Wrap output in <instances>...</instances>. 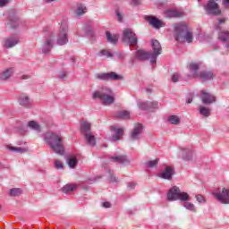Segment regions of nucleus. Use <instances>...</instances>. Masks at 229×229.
I'll list each match as a JSON object with an SVG mask.
<instances>
[{"mask_svg": "<svg viewBox=\"0 0 229 229\" xmlns=\"http://www.w3.org/2000/svg\"><path fill=\"white\" fill-rule=\"evenodd\" d=\"M45 142L49 145V148L57 155H64L65 148L64 147V138L56 132H47L45 134Z\"/></svg>", "mask_w": 229, "mask_h": 229, "instance_id": "f257e3e1", "label": "nucleus"}, {"mask_svg": "<svg viewBox=\"0 0 229 229\" xmlns=\"http://www.w3.org/2000/svg\"><path fill=\"white\" fill-rule=\"evenodd\" d=\"M174 38L177 42H188V44L192 43L194 38L192 36V31L189 30V27L185 23H177L174 26Z\"/></svg>", "mask_w": 229, "mask_h": 229, "instance_id": "f03ea898", "label": "nucleus"}, {"mask_svg": "<svg viewBox=\"0 0 229 229\" xmlns=\"http://www.w3.org/2000/svg\"><path fill=\"white\" fill-rule=\"evenodd\" d=\"M93 99H99L102 105L108 106L114 105L115 98H114V92L110 88H103L99 90H96L92 95Z\"/></svg>", "mask_w": 229, "mask_h": 229, "instance_id": "7ed1b4c3", "label": "nucleus"}, {"mask_svg": "<svg viewBox=\"0 0 229 229\" xmlns=\"http://www.w3.org/2000/svg\"><path fill=\"white\" fill-rule=\"evenodd\" d=\"M199 64L198 63H191L188 65V69L192 72L193 78H199L200 81H210L211 80H214V72L210 71H199Z\"/></svg>", "mask_w": 229, "mask_h": 229, "instance_id": "20e7f679", "label": "nucleus"}, {"mask_svg": "<svg viewBox=\"0 0 229 229\" xmlns=\"http://www.w3.org/2000/svg\"><path fill=\"white\" fill-rule=\"evenodd\" d=\"M178 199L185 203L186 201H190L191 197H189V194L187 192H182L178 186H174L168 191L167 200L176 201Z\"/></svg>", "mask_w": 229, "mask_h": 229, "instance_id": "39448f33", "label": "nucleus"}, {"mask_svg": "<svg viewBox=\"0 0 229 229\" xmlns=\"http://www.w3.org/2000/svg\"><path fill=\"white\" fill-rule=\"evenodd\" d=\"M92 124L89 122H81V131L82 135L84 136V139L89 144V146H91V148H94L96 146V136L92 134V131H90Z\"/></svg>", "mask_w": 229, "mask_h": 229, "instance_id": "423d86ee", "label": "nucleus"}, {"mask_svg": "<svg viewBox=\"0 0 229 229\" xmlns=\"http://www.w3.org/2000/svg\"><path fill=\"white\" fill-rule=\"evenodd\" d=\"M68 31H69V25H67L66 21H63L59 28V35L57 38L58 46H65V44L69 42V37L67 35Z\"/></svg>", "mask_w": 229, "mask_h": 229, "instance_id": "0eeeda50", "label": "nucleus"}, {"mask_svg": "<svg viewBox=\"0 0 229 229\" xmlns=\"http://www.w3.org/2000/svg\"><path fill=\"white\" fill-rule=\"evenodd\" d=\"M213 196L219 201L220 203H223L224 205H229V190L226 188H218L215 191H213Z\"/></svg>", "mask_w": 229, "mask_h": 229, "instance_id": "6e6552de", "label": "nucleus"}, {"mask_svg": "<svg viewBox=\"0 0 229 229\" xmlns=\"http://www.w3.org/2000/svg\"><path fill=\"white\" fill-rule=\"evenodd\" d=\"M204 10L207 15H221V9L219 8V4H217V2L208 0V2L204 4Z\"/></svg>", "mask_w": 229, "mask_h": 229, "instance_id": "1a4fd4ad", "label": "nucleus"}, {"mask_svg": "<svg viewBox=\"0 0 229 229\" xmlns=\"http://www.w3.org/2000/svg\"><path fill=\"white\" fill-rule=\"evenodd\" d=\"M151 46L153 49V53H150L151 64H157V58H158L159 55H162V46L157 39H152Z\"/></svg>", "mask_w": 229, "mask_h": 229, "instance_id": "9d476101", "label": "nucleus"}, {"mask_svg": "<svg viewBox=\"0 0 229 229\" xmlns=\"http://www.w3.org/2000/svg\"><path fill=\"white\" fill-rule=\"evenodd\" d=\"M123 41L129 44V46H137V36L133 33L131 29L123 30Z\"/></svg>", "mask_w": 229, "mask_h": 229, "instance_id": "9b49d317", "label": "nucleus"}, {"mask_svg": "<svg viewBox=\"0 0 229 229\" xmlns=\"http://www.w3.org/2000/svg\"><path fill=\"white\" fill-rule=\"evenodd\" d=\"M146 21H148L149 26L155 28L156 30H160V28H164V21H160L158 18L155 16H146Z\"/></svg>", "mask_w": 229, "mask_h": 229, "instance_id": "f8f14e48", "label": "nucleus"}, {"mask_svg": "<svg viewBox=\"0 0 229 229\" xmlns=\"http://www.w3.org/2000/svg\"><path fill=\"white\" fill-rule=\"evenodd\" d=\"M200 98L204 105H212V103H216V96L205 91H200Z\"/></svg>", "mask_w": 229, "mask_h": 229, "instance_id": "ddd939ff", "label": "nucleus"}, {"mask_svg": "<svg viewBox=\"0 0 229 229\" xmlns=\"http://www.w3.org/2000/svg\"><path fill=\"white\" fill-rule=\"evenodd\" d=\"M138 106L140 110H155L158 108V102L157 101H147V102H139Z\"/></svg>", "mask_w": 229, "mask_h": 229, "instance_id": "4468645a", "label": "nucleus"}, {"mask_svg": "<svg viewBox=\"0 0 229 229\" xmlns=\"http://www.w3.org/2000/svg\"><path fill=\"white\" fill-rule=\"evenodd\" d=\"M142 131H144V126L142 123L136 124L131 133V140H139V139H140V135H142Z\"/></svg>", "mask_w": 229, "mask_h": 229, "instance_id": "2eb2a0df", "label": "nucleus"}, {"mask_svg": "<svg viewBox=\"0 0 229 229\" xmlns=\"http://www.w3.org/2000/svg\"><path fill=\"white\" fill-rule=\"evenodd\" d=\"M53 44H55V38L53 36H50L46 39L45 43L43 44L42 53H44V55H49L51 49H53Z\"/></svg>", "mask_w": 229, "mask_h": 229, "instance_id": "dca6fc26", "label": "nucleus"}, {"mask_svg": "<svg viewBox=\"0 0 229 229\" xmlns=\"http://www.w3.org/2000/svg\"><path fill=\"white\" fill-rule=\"evenodd\" d=\"M19 44V38L17 36H10L4 39V47L10 49L12 47H15Z\"/></svg>", "mask_w": 229, "mask_h": 229, "instance_id": "f3484780", "label": "nucleus"}, {"mask_svg": "<svg viewBox=\"0 0 229 229\" xmlns=\"http://www.w3.org/2000/svg\"><path fill=\"white\" fill-rule=\"evenodd\" d=\"M174 174V169L171 166H166L165 171L159 174V178L163 180H173V175Z\"/></svg>", "mask_w": 229, "mask_h": 229, "instance_id": "a211bd4d", "label": "nucleus"}, {"mask_svg": "<svg viewBox=\"0 0 229 229\" xmlns=\"http://www.w3.org/2000/svg\"><path fill=\"white\" fill-rule=\"evenodd\" d=\"M136 58H137V60H140V61L150 59V64H151V52H148V51L142 50V49L137 50L136 51Z\"/></svg>", "mask_w": 229, "mask_h": 229, "instance_id": "6ab92c4d", "label": "nucleus"}, {"mask_svg": "<svg viewBox=\"0 0 229 229\" xmlns=\"http://www.w3.org/2000/svg\"><path fill=\"white\" fill-rule=\"evenodd\" d=\"M111 131L114 133L112 135V140L114 142H115L116 140H121V139H123V135H124V129L111 127Z\"/></svg>", "mask_w": 229, "mask_h": 229, "instance_id": "aec40b11", "label": "nucleus"}, {"mask_svg": "<svg viewBox=\"0 0 229 229\" xmlns=\"http://www.w3.org/2000/svg\"><path fill=\"white\" fill-rule=\"evenodd\" d=\"M114 162L116 164H122L123 165H126V164H130V159L126 156H114L111 157Z\"/></svg>", "mask_w": 229, "mask_h": 229, "instance_id": "412c9836", "label": "nucleus"}, {"mask_svg": "<svg viewBox=\"0 0 229 229\" xmlns=\"http://www.w3.org/2000/svg\"><path fill=\"white\" fill-rule=\"evenodd\" d=\"M110 80L113 81H121L124 80V77L123 75L117 74L115 72H107V81Z\"/></svg>", "mask_w": 229, "mask_h": 229, "instance_id": "4be33fe9", "label": "nucleus"}, {"mask_svg": "<svg viewBox=\"0 0 229 229\" xmlns=\"http://www.w3.org/2000/svg\"><path fill=\"white\" fill-rule=\"evenodd\" d=\"M19 104L21 106H30V105H31V101L30 100V97H28V95H21L19 98Z\"/></svg>", "mask_w": 229, "mask_h": 229, "instance_id": "5701e85b", "label": "nucleus"}, {"mask_svg": "<svg viewBox=\"0 0 229 229\" xmlns=\"http://www.w3.org/2000/svg\"><path fill=\"white\" fill-rule=\"evenodd\" d=\"M182 160H186L189 162V160H192V150L190 148H184L182 150Z\"/></svg>", "mask_w": 229, "mask_h": 229, "instance_id": "b1692460", "label": "nucleus"}, {"mask_svg": "<svg viewBox=\"0 0 229 229\" xmlns=\"http://www.w3.org/2000/svg\"><path fill=\"white\" fill-rule=\"evenodd\" d=\"M76 189H78V185L77 184H66L62 188L63 192H64V194H69V192H72L73 191H76Z\"/></svg>", "mask_w": 229, "mask_h": 229, "instance_id": "393cba45", "label": "nucleus"}, {"mask_svg": "<svg viewBox=\"0 0 229 229\" xmlns=\"http://www.w3.org/2000/svg\"><path fill=\"white\" fill-rule=\"evenodd\" d=\"M106 37L107 38V42H110L111 44H117V41L119 40V37L117 35H112L108 30L106 32Z\"/></svg>", "mask_w": 229, "mask_h": 229, "instance_id": "a878e982", "label": "nucleus"}, {"mask_svg": "<svg viewBox=\"0 0 229 229\" xmlns=\"http://www.w3.org/2000/svg\"><path fill=\"white\" fill-rule=\"evenodd\" d=\"M116 119H130V111H118L115 114Z\"/></svg>", "mask_w": 229, "mask_h": 229, "instance_id": "bb28decb", "label": "nucleus"}, {"mask_svg": "<svg viewBox=\"0 0 229 229\" xmlns=\"http://www.w3.org/2000/svg\"><path fill=\"white\" fill-rule=\"evenodd\" d=\"M165 17H182V13L176 10H168L165 12Z\"/></svg>", "mask_w": 229, "mask_h": 229, "instance_id": "cd10ccee", "label": "nucleus"}, {"mask_svg": "<svg viewBox=\"0 0 229 229\" xmlns=\"http://www.w3.org/2000/svg\"><path fill=\"white\" fill-rule=\"evenodd\" d=\"M13 72V68H9L0 74V80H9Z\"/></svg>", "mask_w": 229, "mask_h": 229, "instance_id": "c85d7f7f", "label": "nucleus"}, {"mask_svg": "<svg viewBox=\"0 0 229 229\" xmlns=\"http://www.w3.org/2000/svg\"><path fill=\"white\" fill-rule=\"evenodd\" d=\"M218 38L222 42H226L227 40H229V31L228 30H221L218 33Z\"/></svg>", "mask_w": 229, "mask_h": 229, "instance_id": "c756f323", "label": "nucleus"}, {"mask_svg": "<svg viewBox=\"0 0 229 229\" xmlns=\"http://www.w3.org/2000/svg\"><path fill=\"white\" fill-rule=\"evenodd\" d=\"M28 126H29V128H31V130H34L35 131H38V133H40V131H41L40 125L35 121H30L28 123Z\"/></svg>", "mask_w": 229, "mask_h": 229, "instance_id": "7c9ffc66", "label": "nucleus"}, {"mask_svg": "<svg viewBox=\"0 0 229 229\" xmlns=\"http://www.w3.org/2000/svg\"><path fill=\"white\" fill-rule=\"evenodd\" d=\"M84 13H87V6H85L83 4H77L76 14L77 15H83Z\"/></svg>", "mask_w": 229, "mask_h": 229, "instance_id": "2f4dec72", "label": "nucleus"}, {"mask_svg": "<svg viewBox=\"0 0 229 229\" xmlns=\"http://www.w3.org/2000/svg\"><path fill=\"white\" fill-rule=\"evenodd\" d=\"M7 149H9V151H14L15 153H26V151H28L27 148H23L21 147H12V146L7 147Z\"/></svg>", "mask_w": 229, "mask_h": 229, "instance_id": "473e14b6", "label": "nucleus"}, {"mask_svg": "<svg viewBox=\"0 0 229 229\" xmlns=\"http://www.w3.org/2000/svg\"><path fill=\"white\" fill-rule=\"evenodd\" d=\"M98 56H106V58H114V54L110 50L103 49L98 53Z\"/></svg>", "mask_w": 229, "mask_h": 229, "instance_id": "72a5a7b5", "label": "nucleus"}, {"mask_svg": "<svg viewBox=\"0 0 229 229\" xmlns=\"http://www.w3.org/2000/svg\"><path fill=\"white\" fill-rule=\"evenodd\" d=\"M199 114L204 115V117H208L210 115V109L203 106H199Z\"/></svg>", "mask_w": 229, "mask_h": 229, "instance_id": "f704fd0d", "label": "nucleus"}, {"mask_svg": "<svg viewBox=\"0 0 229 229\" xmlns=\"http://www.w3.org/2000/svg\"><path fill=\"white\" fill-rule=\"evenodd\" d=\"M22 194V190L20 188H13L10 190V196L17 197Z\"/></svg>", "mask_w": 229, "mask_h": 229, "instance_id": "c9c22d12", "label": "nucleus"}, {"mask_svg": "<svg viewBox=\"0 0 229 229\" xmlns=\"http://www.w3.org/2000/svg\"><path fill=\"white\" fill-rule=\"evenodd\" d=\"M168 122L170 124H180V117L177 115H171L168 117Z\"/></svg>", "mask_w": 229, "mask_h": 229, "instance_id": "e433bc0d", "label": "nucleus"}, {"mask_svg": "<svg viewBox=\"0 0 229 229\" xmlns=\"http://www.w3.org/2000/svg\"><path fill=\"white\" fill-rule=\"evenodd\" d=\"M68 165L72 169H74V167H76V165H78V159L76 157H70L68 159Z\"/></svg>", "mask_w": 229, "mask_h": 229, "instance_id": "4c0bfd02", "label": "nucleus"}, {"mask_svg": "<svg viewBox=\"0 0 229 229\" xmlns=\"http://www.w3.org/2000/svg\"><path fill=\"white\" fill-rule=\"evenodd\" d=\"M97 80H101L102 81H108V72L106 73H98L96 75Z\"/></svg>", "mask_w": 229, "mask_h": 229, "instance_id": "58836bf2", "label": "nucleus"}, {"mask_svg": "<svg viewBox=\"0 0 229 229\" xmlns=\"http://www.w3.org/2000/svg\"><path fill=\"white\" fill-rule=\"evenodd\" d=\"M184 208H187V210H191V212H196V208L194 207V204L191 202H184L183 205Z\"/></svg>", "mask_w": 229, "mask_h": 229, "instance_id": "ea45409f", "label": "nucleus"}, {"mask_svg": "<svg viewBox=\"0 0 229 229\" xmlns=\"http://www.w3.org/2000/svg\"><path fill=\"white\" fill-rule=\"evenodd\" d=\"M146 165H148V167H150V168L157 167V165H158V158L155 160L148 161Z\"/></svg>", "mask_w": 229, "mask_h": 229, "instance_id": "a19ab883", "label": "nucleus"}, {"mask_svg": "<svg viewBox=\"0 0 229 229\" xmlns=\"http://www.w3.org/2000/svg\"><path fill=\"white\" fill-rule=\"evenodd\" d=\"M9 24L11 26V28H17L18 24H19V19L17 17H15L13 20H10Z\"/></svg>", "mask_w": 229, "mask_h": 229, "instance_id": "79ce46f5", "label": "nucleus"}, {"mask_svg": "<svg viewBox=\"0 0 229 229\" xmlns=\"http://www.w3.org/2000/svg\"><path fill=\"white\" fill-rule=\"evenodd\" d=\"M109 182H111L112 183H117V182H119V180L115 178V175H114L112 172H109Z\"/></svg>", "mask_w": 229, "mask_h": 229, "instance_id": "37998d69", "label": "nucleus"}, {"mask_svg": "<svg viewBox=\"0 0 229 229\" xmlns=\"http://www.w3.org/2000/svg\"><path fill=\"white\" fill-rule=\"evenodd\" d=\"M55 167L56 169H64V164L60 162V160H55Z\"/></svg>", "mask_w": 229, "mask_h": 229, "instance_id": "c03bdc74", "label": "nucleus"}, {"mask_svg": "<svg viewBox=\"0 0 229 229\" xmlns=\"http://www.w3.org/2000/svg\"><path fill=\"white\" fill-rule=\"evenodd\" d=\"M115 13H116L118 22H122L123 13L118 9L115 10Z\"/></svg>", "mask_w": 229, "mask_h": 229, "instance_id": "a18cd8bd", "label": "nucleus"}, {"mask_svg": "<svg viewBox=\"0 0 229 229\" xmlns=\"http://www.w3.org/2000/svg\"><path fill=\"white\" fill-rule=\"evenodd\" d=\"M196 199L199 203H206L207 202V200L205 199V197H203V195H197Z\"/></svg>", "mask_w": 229, "mask_h": 229, "instance_id": "49530a36", "label": "nucleus"}, {"mask_svg": "<svg viewBox=\"0 0 229 229\" xmlns=\"http://www.w3.org/2000/svg\"><path fill=\"white\" fill-rule=\"evenodd\" d=\"M178 80H180V74L179 73H174L172 76V81L174 83H177Z\"/></svg>", "mask_w": 229, "mask_h": 229, "instance_id": "de8ad7c7", "label": "nucleus"}, {"mask_svg": "<svg viewBox=\"0 0 229 229\" xmlns=\"http://www.w3.org/2000/svg\"><path fill=\"white\" fill-rule=\"evenodd\" d=\"M137 186V183L131 182L127 183V187L128 189H130V191H133V189H135V187Z\"/></svg>", "mask_w": 229, "mask_h": 229, "instance_id": "09e8293b", "label": "nucleus"}, {"mask_svg": "<svg viewBox=\"0 0 229 229\" xmlns=\"http://www.w3.org/2000/svg\"><path fill=\"white\" fill-rule=\"evenodd\" d=\"M131 6H139L140 4V0H131Z\"/></svg>", "mask_w": 229, "mask_h": 229, "instance_id": "8fccbe9b", "label": "nucleus"}, {"mask_svg": "<svg viewBox=\"0 0 229 229\" xmlns=\"http://www.w3.org/2000/svg\"><path fill=\"white\" fill-rule=\"evenodd\" d=\"M116 56H117V58H118V60H124V54L123 53H122V52H118V53H116Z\"/></svg>", "mask_w": 229, "mask_h": 229, "instance_id": "3c124183", "label": "nucleus"}, {"mask_svg": "<svg viewBox=\"0 0 229 229\" xmlns=\"http://www.w3.org/2000/svg\"><path fill=\"white\" fill-rule=\"evenodd\" d=\"M60 80H65L67 78V72H63L60 75H59Z\"/></svg>", "mask_w": 229, "mask_h": 229, "instance_id": "603ef678", "label": "nucleus"}, {"mask_svg": "<svg viewBox=\"0 0 229 229\" xmlns=\"http://www.w3.org/2000/svg\"><path fill=\"white\" fill-rule=\"evenodd\" d=\"M9 0H0V7L6 6Z\"/></svg>", "mask_w": 229, "mask_h": 229, "instance_id": "864d4df0", "label": "nucleus"}, {"mask_svg": "<svg viewBox=\"0 0 229 229\" xmlns=\"http://www.w3.org/2000/svg\"><path fill=\"white\" fill-rule=\"evenodd\" d=\"M103 207L104 208H110L112 205L110 204V202H104Z\"/></svg>", "mask_w": 229, "mask_h": 229, "instance_id": "5fc2aeb1", "label": "nucleus"}, {"mask_svg": "<svg viewBox=\"0 0 229 229\" xmlns=\"http://www.w3.org/2000/svg\"><path fill=\"white\" fill-rule=\"evenodd\" d=\"M226 22V18L218 19V24H225Z\"/></svg>", "mask_w": 229, "mask_h": 229, "instance_id": "6e6d98bb", "label": "nucleus"}, {"mask_svg": "<svg viewBox=\"0 0 229 229\" xmlns=\"http://www.w3.org/2000/svg\"><path fill=\"white\" fill-rule=\"evenodd\" d=\"M223 4L225 8H229V0H224Z\"/></svg>", "mask_w": 229, "mask_h": 229, "instance_id": "4d7b16f0", "label": "nucleus"}, {"mask_svg": "<svg viewBox=\"0 0 229 229\" xmlns=\"http://www.w3.org/2000/svg\"><path fill=\"white\" fill-rule=\"evenodd\" d=\"M87 35H89V37H94V31L89 30V31L87 32Z\"/></svg>", "mask_w": 229, "mask_h": 229, "instance_id": "13d9d810", "label": "nucleus"}, {"mask_svg": "<svg viewBox=\"0 0 229 229\" xmlns=\"http://www.w3.org/2000/svg\"><path fill=\"white\" fill-rule=\"evenodd\" d=\"M30 76L29 75H22L21 79L22 80H29Z\"/></svg>", "mask_w": 229, "mask_h": 229, "instance_id": "bf43d9fd", "label": "nucleus"}, {"mask_svg": "<svg viewBox=\"0 0 229 229\" xmlns=\"http://www.w3.org/2000/svg\"><path fill=\"white\" fill-rule=\"evenodd\" d=\"M187 103H188V104L192 103V98H188V99H187Z\"/></svg>", "mask_w": 229, "mask_h": 229, "instance_id": "052dcab7", "label": "nucleus"}, {"mask_svg": "<svg viewBox=\"0 0 229 229\" xmlns=\"http://www.w3.org/2000/svg\"><path fill=\"white\" fill-rule=\"evenodd\" d=\"M71 60H72V64H74L76 62V59L74 57H71Z\"/></svg>", "mask_w": 229, "mask_h": 229, "instance_id": "680f3d73", "label": "nucleus"}, {"mask_svg": "<svg viewBox=\"0 0 229 229\" xmlns=\"http://www.w3.org/2000/svg\"><path fill=\"white\" fill-rule=\"evenodd\" d=\"M147 92H148V94H151V89H147Z\"/></svg>", "mask_w": 229, "mask_h": 229, "instance_id": "e2e57ef3", "label": "nucleus"}, {"mask_svg": "<svg viewBox=\"0 0 229 229\" xmlns=\"http://www.w3.org/2000/svg\"><path fill=\"white\" fill-rule=\"evenodd\" d=\"M55 0H47V3H53Z\"/></svg>", "mask_w": 229, "mask_h": 229, "instance_id": "0e129e2a", "label": "nucleus"}, {"mask_svg": "<svg viewBox=\"0 0 229 229\" xmlns=\"http://www.w3.org/2000/svg\"><path fill=\"white\" fill-rule=\"evenodd\" d=\"M215 28L216 30H219V25H216Z\"/></svg>", "mask_w": 229, "mask_h": 229, "instance_id": "69168bd1", "label": "nucleus"}, {"mask_svg": "<svg viewBox=\"0 0 229 229\" xmlns=\"http://www.w3.org/2000/svg\"><path fill=\"white\" fill-rule=\"evenodd\" d=\"M198 3H201V0H198Z\"/></svg>", "mask_w": 229, "mask_h": 229, "instance_id": "338daca9", "label": "nucleus"}]
</instances>
